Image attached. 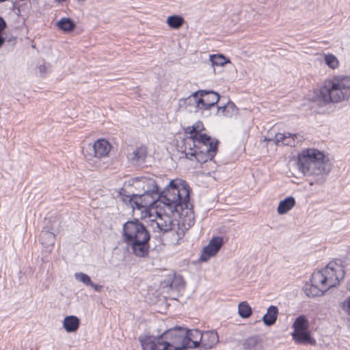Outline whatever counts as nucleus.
Listing matches in <instances>:
<instances>
[{
  "label": "nucleus",
  "mask_w": 350,
  "mask_h": 350,
  "mask_svg": "<svg viewBox=\"0 0 350 350\" xmlns=\"http://www.w3.org/2000/svg\"><path fill=\"white\" fill-rule=\"evenodd\" d=\"M136 188H141L143 192L134 193L129 191L130 185H124L120 191L122 200L129 202L133 208L142 210L144 217L148 219L150 226L155 232L170 233V243L179 244L185 232L176 219H173L169 213L174 212L186 215L191 211L189 206V191L183 185H177L171 180L160 193L155 180L146 178H136L133 180Z\"/></svg>",
  "instance_id": "nucleus-1"
},
{
  "label": "nucleus",
  "mask_w": 350,
  "mask_h": 350,
  "mask_svg": "<svg viewBox=\"0 0 350 350\" xmlns=\"http://www.w3.org/2000/svg\"><path fill=\"white\" fill-rule=\"evenodd\" d=\"M297 166L299 172L311 178L310 185H322L331 170L324 153L316 148H305L298 154Z\"/></svg>",
  "instance_id": "nucleus-2"
},
{
  "label": "nucleus",
  "mask_w": 350,
  "mask_h": 350,
  "mask_svg": "<svg viewBox=\"0 0 350 350\" xmlns=\"http://www.w3.org/2000/svg\"><path fill=\"white\" fill-rule=\"evenodd\" d=\"M345 271L342 265L332 261L323 269L312 273L309 287L305 288L308 297L322 295L324 292L336 286L343 279Z\"/></svg>",
  "instance_id": "nucleus-3"
},
{
  "label": "nucleus",
  "mask_w": 350,
  "mask_h": 350,
  "mask_svg": "<svg viewBox=\"0 0 350 350\" xmlns=\"http://www.w3.org/2000/svg\"><path fill=\"white\" fill-rule=\"evenodd\" d=\"M139 342L143 350H185V328L175 327L159 337L145 335L139 338Z\"/></svg>",
  "instance_id": "nucleus-4"
},
{
  "label": "nucleus",
  "mask_w": 350,
  "mask_h": 350,
  "mask_svg": "<svg viewBox=\"0 0 350 350\" xmlns=\"http://www.w3.org/2000/svg\"><path fill=\"white\" fill-rule=\"evenodd\" d=\"M122 237L131 253L144 258L149 253L150 235L146 226L138 219L126 221L122 227Z\"/></svg>",
  "instance_id": "nucleus-5"
},
{
  "label": "nucleus",
  "mask_w": 350,
  "mask_h": 350,
  "mask_svg": "<svg viewBox=\"0 0 350 350\" xmlns=\"http://www.w3.org/2000/svg\"><path fill=\"white\" fill-rule=\"evenodd\" d=\"M193 148H189L185 152L186 157L191 160L194 157L197 162L204 163L211 161L217 152L219 142L207 135H199L198 137L191 139Z\"/></svg>",
  "instance_id": "nucleus-6"
},
{
  "label": "nucleus",
  "mask_w": 350,
  "mask_h": 350,
  "mask_svg": "<svg viewBox=\"0 0 350 350\" xmlns=\"http://www.w3.org/2000/svg\"><path fill=\"white\" fill-rule=\"evenodd\" d=\"M350 97V89H313L310 97L314 106L322 108L329 103L341 102Z\"/></svg>",
  "instance_id": "nucleus-7"
},
{
  "label": "nucleus",
  "mask_w": 350,
  "mask_h": 350,
  "mask_svg": "<svg viewBox=\"0 0 350 350\" xmlns=\"http://www.w3.org/2000/svg\"><path fill=\"white\" fill-rule=\"evenodd\" d=\"M293 332L291 334L293 340L296 344L316 345V340L310 336L308 320L304 315L295 319L293 324Z\"/></svg>",
  "instance_id": "nucleus-8"
},
{
  "label": "nucleus",
  "mask_w": 350,
  "mask_h": 350,
  "mask_svg": "<svg viewBox=\"0 0 350 350\" xmlns=\"http://www.w3.org/2000/svg\"><path fill=\"white\" fill-rule=\"evenodd\" d=\"M189 99L193 100L196 107L200 110H206L214 106L219 100V95L213 91L199 90L194 92Z\"/></svg>",
  "instance_id": "nucleus-9"
},
{
  "label": "nucleus",
  "mask_w": 350,
  "mask_h": 350,
  "mask_svg": "<svg viewBox=\"0 0 350 350\" xmlns=\"http://www.w3.org/2000/svg\"><path fill=\"white\" fill-rule=\"evenodd\" d=\"M111 150L110 144L104 139L96 141L94 144H88L83 149V153L88 162L94 158H101L107 157Z\"/></svg>",
  "instance_id": "nucleus-10"
},
{
  "label": "nucleus",
  "mask_w": 350,
  "mask_h": 350,
  "mask_svg": "<svg viewBox=\"0 0 350 350\" xmlns=\"http://www.w3.org/2000/svg\"><path fill=\"white\" fill-rule=\"evenodd\" d=\"M223 244V238L220 237H213L208 245L204 247L203 254L200 259L203 261L206 260L208 258L214 256L220 250Z\"/></svg>",
  "instance_id": "nucleus-11"
},
{
  "label": "nucleus",
  "mask_w": 350,
  "mask_h": 350,
  "mask_svg": "<svg viewBox=\"0 0 350 350\" xmlns=\"http://www.w3.org/2000/svg\"><path fill=\"white\" fill-rule=\"evenodd\" d=\"M202 333L197 329H185V343H187V349L191 347H197L201 344Z\"/></svg>",
  "instance_id": "nucleus-12"
},
{
  "label": "nucleus",
  "mask_w": 350,
  "mask_h": 350,
  "mask_svg": "<svg viewBox=\"0 0 350 350\" xmlns=\"http://www.w3.org/2000/svg\"><path fill=\"white\" fill-rule=\"evenodd\" d=\"M300 137L297 134L286 133H277L275 135V143L279 146L280 144L285 146H295L298 142L296 139Z\"/></svg>",
  "instance_id": "nucleus-13"
},
{
  "label": "nucleus",
  "mask_w": 350,
  "mask_h": 350,
  "mask_svg": "<svg viewBox=\"0 0 350 350\" xmlns=\"http://www.w3.org/2000/svg\"><path fill=\"white\" fill-rule=\"evenodd\" d=\"M201 338V345L204 349H211L219 342L218 334L214 330L203 332Z\"/></svg>",
  "instance_id": "nucleus-14"
},
{
  "label": "nucleus",
  "mask_w": 350,
  "mask_h": 350,
  "mask_svg": "<svg viewBox=\"0 0 350 350\" xmlns=\"http://www.w3.org/2000/svg\"><path fill=\"white\" fill-rule=\"evenodd\" d=\"M278 314V308L275 306H270L267 309V312L262 317V321L266 326H271L276 322Z\"/></svg>",
  "instance_id": "nucleus-15"
},
{
  "label": "nucleus",
  "mask_w": 350,
  "mask_h": 350,
  "mask_svg": "<svg viewBox=\"0 0 350 350\" xmlns=\"http://www.w3.org/2000/svg\"><path fill=\"white\" fill-rule=\"evenodd\" d=\"M205 128L203 123L201 121H198L193 124L191 126H187L185 129V133L189 135V139L191 140L198 137L199 135H206L204 133Z\"/></svg>",
  "instance_id": "nucleus-16"
},
{
  "label": "nucleus",
  "mask_w": 350,
  "mask_h": 350,
  "mask_svg": "<svg viewBox=\"0 0 350 350\" xmlns=\"http://www.w3.org/2000/svg\"><path fill=\"white\" fill-rule=\"evenodd\" d=\"M326 83L331 85V88H350V76L336 75Z\"/></svg>",
  "instance_id": "nucleus-17"
},
{
  "label": "nucleus",
  "mask_w": 350,
  "mask_h": 350,
  "mask_svg": "<svg viewBox=\"0 0 350 350\" xmlns=\"http://www.w3.org/2000/svg\"><path fill=\"white\" fill-rule=\"evenodd\" d=\"M80 321L77 317L70 315L64 318L63 327L67 332H75L79 327Z\"/></svg>",
  "instance_id": "nucleus-18"
},
{
  "label": "nucleus",
  "mask_w": 350,
  "mask_h": 350,
  "mask_svg": "<svg viewBox=\"0 0 350 350\" xmlns=\"http://www.w3.org/2000/svg\"><path fill=\"white\" fill-rule=\"evenodd\" d=\"M295 205V200L293 197L289 196L280 201L278 206V213L284 215L291 210Z\"/></svg>",
  "instance_id": "nucleus-19"
},
{
  "label": "nucleus",
  "mask_w": 350,
  "mask_h": 350,
  "mask_svg": "<svg viewBox=\"0 0 350 350\" xmlns=\"http://www.w3.org/2000/svg\"><path fill=\"white\" fill-rule=\"evenodd\" d=\"M57 27L64 32L72 31L76 25L70 18H62L57 22Z\"/></svg>",
  "instance_id": "nucleus-20"
},
{
  "label": "nucleus",
  "mask_w": 350,
  "mask_h": 350,
  "mask_svg": "<svg viewBox=\"0 0 350 350\" xmlns=\"http://www.w3.org/2000/svg\"><path fill=\"white\" fill-rule=\"evenodd\" d=\"M55 241V235L53 232L49 230H42L40 236V243L47 246H51L54 244Z\"/></svg>",
  "instance_id": "nucleus-21"
},
{
  "label": "nucleus",
  "mask_w": 350,
  "mask_h": 350,
  "mask_svg": "<svg viewBox=\"0 0 350 350\" xmlns=\"http://www.w3.org/2000/svg\"><path fill=\"white\" fill-rule=\"evenodd\" d=\"M244 350H258L260 346L259 338L256 336L247 338L243 344Z\"/></svg>",
  "instance_id": "nucleus-22"
},
{
  "label": "nucleus",
  "mask_w": 350,
  "mask_h": 350,
  "mask_svg": "<svg viewBox=\"0 0 350 350\" xmlns=\"http://www.w3.org/2000/svg\"><path fill=\"white\" fill-rule=\"evenodd\" d=\"M219 111H222V113L226 117L230 118L236 115L238 111V109L235 105L230 101H228L226 105L222 107H218Z\"/></svg>",
  "instance_id": "nucleus-23"
},
{
  "label": "nucleus",
  "mask_w": 350,
  "mask_h": 350,
  "mask_svg": "<svg viewBox=\"0 0 350 350\" xmlns=\"http://www.w3.org/2000/svg\"><path fill=\"white\" fill-rule=\"evenodd\" d=\"M183 23V18L178 15L170 16L167 19L168 26L173 29H179Z\"/></svg>",
  "instance_id": "nucleus-24"
},
{
  "label": "nucleus",
  "mask_w": 350,
  "mask_h": 350,
  "mask_svg": "<svg viewBox=\"0 0 350 350\" xmlns=\"http://www.w3.org/2000/svg\"><path fill=\"white\" fill-rule=\"evenodd\" d=\"M238 312L241 317L248 318L252 314V308L247 301H243L239 304Z\"/></svg>",
  "instance_id": "nucleus-25"
},
{
  "label": "nucleus",
  "mask_w": 350,
  "mask_h": 350,
  "mask_svg": "<svg viewBox=\"0 0 350 350\" xmlns=\"http://www.w3.org/2000/svg\"><path fill=\"white\" fill-rule=\"evenodd\" d=\"M146 148L141 146L137 148L133 152V159H135L137 161H144L146 157Z\"/></svg>",
  "instance_id": "nucleus-26"
},
{
  "label": "nucleus",
  "mask_w": 350,
  "mask_h": 350,
  "mask_svg": "<svg viewBox=\"0 0 350 350\" xmlns=\"http://www.w3.org/2000/svg\"><path fill=\"white\" fill-rule=\"evenodd\" d=\"M210 61L212 63L213 66H223L227 63L230 62L229 59H227L222 55H211Z\"/></svg>",
  "instance_id": "nucleus-27"
},
{
  "label": "nucleus",
  "mask_w": 350,
  "mask_h": 350,
  "mask_svg": "<svg viewBox=\"0 0 350 350\" xmlns=\"http://www.w3.org/2000/svg\"><path fill=\"white\" fill-rule=\"evenodd\" d=\"M325 62L330 68L335 69L338 68L339 62L336 57L332 54H327L324 57Z\"/></svg>",
  "instance_id": "nucleus-28"
},
{
  "label": "nucleus",
  "mask_w": 350,
  "mask_h": 350,
  "mask_svg": "<svg viewBox=\"0 0 350 350\" xmlns=\"http://www.w3.org/2000/svg\"><path fill=\"white\" fill-rule=\"evenodd\" d=\"M75 278L77 281L83 283L86 286H89L92 282L90 276L82 272L76 273L75 274Z\"/></svg>",
  "instance_id": "nucleus-29"
},
{
  "label": "nucleus",
  "mask_w": 350,
  "mask_h": 350,
  "mask_svg": "<svg viewBox=\"0 0 350 350\" xmlns=\"http://www.w3.org/2000/svg\"><path fill=\"white\" fill-rule=\"evenodd\" d=\"M171 286L176 287L178 289L183 288L185 287V281L182 276H175L172 282Z\"/></svg>",
  "instance_id": "nucleus-30"
},
{
  "label": "nucleus",
  "mask_w": 350,
  "mask_h": 350,
  "mask_svg": "<svg viewBox=\"0 0 350 350\" xmlns=\"http://www.w3.org/2000/svg\"><path fill=\"white\" fill-rule=\"evenodd\" d=\"M339 306L345 313L350 315V296L341 301Z\"/></svg>",
  "instance_id": "nucleus-31"
},
{
  "label": "nucleus",
  "mask_w": 350,
  "mask_h": 350,
  "mask_svg": "<svg viewBox=\"0 0 350 350\" xmlns=\"http://www.w3.org/2000/svg\"><path fill=\"white\" fill-rule=\"evenodd\" d=\"M48 69H49V66H47L45 64L40 65L38 67V70H39V72L41 75H44V74H46Z\"/></svg>",
  "instance_id": "nucleus-32"
},
{
  "label": "nucleus",
  "mask_w": 350,
  "mask_h": 350,
  "mask_svg": "<svg viewBox=\"0 0 350 350\" xmlns=\"http://www.w3.org/2000/svg\"><path fill=\"white\" fill-rule=\"evenodd\" d=\"M89 286H91L92 288H93L95 291H100V286H99L98 284L93 283L92 282H91V283L90 284Z\"/></svg>",
  "instance_id": "nucleus-33"
},
{
  "label": "nucleus",
  "mask_w": 350,
  "mask_h": 350,
  "mask_svg": "<svg viewBox=\"0 0 350 350\" xmlns=\"http://www.w3.org/2000/svg\"><path fill=\"white\" fill-rule=\"evenodd\" d=\"M5 42V38L0 34V48L2 46L3 43Z\"/></svg>",
  "instance_id": "nucleus-34"
},
{
  "label": "nucleus",
  "mask_w": 350,
  "mask_h": 350,
  "mask_svg": "<svg viewBox=\"0 0 350 350\" xmlns=\"http://www.w3.org/2000/svg\"><path fill=\"white\" fill-rule=\"evenodd\" d=\"M326 111H327V110L322 109L319 110L318 112L319 113H325Z\"/></svg>",
  "instance_id": "nucleus-35"
},
{
  "label": "nucleus",
  "mask_w": 350,
  "mask_h": 350,
  "mask_svg": "<svg viewBox=\"0 0 350 350\" xmlns=\"http://www.w3.org/2000/svg\"><path fill=\"white\" fill-rule=\"evenodd\" d=\"M56 1H58V2H64V1H65L66 0H56Z\"/></svg>",
  "instance_id": "nucleus-36"
},
{
  "label": "nucleus",
  "mask_w": 350,
  "mask_h": 350,
  "mask_svg": "<svg viewBox=\"0 0 350 350\" xmlns=\"http://www.w3.org/2000/svg\"><path fill=\"white\" fill-rule=\"evenodd\" d=\"M7 0H0V2H5Z\"/></svg>",
  "instance_id": "nucleus-37"
},
{
  "label": "nucleus",
  "mask_w": 350,
  "mask_h": 350,
  "mask_svg": "<svg viewBox=\"0 0 350 350\" xmlns=\"http://www.w3.org/2000/svg\"><path fill=\"white\" fill-rule=\"evenodd\" d=\"M327 85H325L323 88H326Z\"/></svg>",
  "instance_id": "nucleus-38"
}]
</instances>
